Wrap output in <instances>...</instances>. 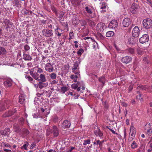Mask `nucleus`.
<instances>
[{
	"instance_id": "obj_38",
	"label": "nucleus",
	"mask_w": 152,
	"mask_h": 152,
	"mask_svg": "<svg viewBox=\"0 0 152 152\" xmlns=\"http://www.w3.org/2000/svg\"><path fill=\"white\" fill-rule=\"evenodd\" d=\"M49 76L51 79L52 80H55L57 76L56 74L55 73H53L50 74Z\"/></svg>"
},
{
	"instance_id": "obj_49",
	"label": "nucleus",
	"mask_w": 152,
	"mask_h": 152,
	"mask_svg": "<svg viewBox=\"0 0 152 152\" xmlns=\"http://www.w3.org/2000/svg\"><path fill=\"white\" fill-rule=\"evenodd\" d=\"M84 50L83 49L80 48L79 50L77 52V54L80 56H81L82 53L84 52Z\"/></svg>"
},
{
	"instance_id": "obj_24",
	"label": "nucleus",
	"mask_w": 152,
	"mask_h": 152,
	"mask_svg": "<svg viewBox=\"0 0 152 152\" xmlns=\"http://www.w3.org/2000/svg\"><path fill=\"white\" fill-rule=\"evenodd\" d=\"M150 124H147L145 126V129L147 130L148 134H151L152 133V129L149 128H150Z\"/></svg>"
},
{
	"instance_id": "obj_16",
	"label": "nucleus",
	"mask_w": 152,
	"mask_h": 152,
	"mask_svg": "<svg viewBox=\"0 0 152 152\" xmlns=\"http://www.w3.org/2000/svg\"><path fill=\"white\" fill-rule=\"evenodd\" d=\"M3 83L4 86L7 87H9L12 85V80L10 79L4 80Z\"/></svg>"
},
{
	"instance_id": "obj_18",
	"label": "nucleus",
	"mask_w": 152,
	"mask_h": 152,
	"mask_svg": "<svg viewBox=\"0 0 152 152\" xmlns=\"http://www.w3.org/2000/svg\"><path fill=\"white\" fill-rule=\"evenodd\" d=\"M63 31V30L58 27L55 29V34L58 36V38L62 34Z\"/></svg>"
},
{
	"instance_id": "obj_13",
	"label": "nucleus",
	"mask_w": 152,
	"mask_h": 152,
	"mask_svg": "<svg viewBox=\"0 0 152 152\" xmlns=\"http://www.w3.org/2000/svg\"><path fill=\"white\" fill-rule=\"evenodd\" d=\"M131 21L129 18L124 19L123 21V25L124 27H127L131 23Z\"/></svg>"
},
{
	"instance_id": "obj_50",
	"label": "nucleus",
	"mask_w": 152,
	"mask_h": 152,
	"mask_svg": "<svg viewBox=\"0 0 152 152\" xmlns=\"http://www.w3.org/2000/svg\"><path fill=\"white\" fill-rule=\"evenodd\" d=\"M43 7L45 10L48 12H50V9L48 8V6L47 5H46L45 4H43Z\"/></svg>"
},
{
	"instance_id": "obj_32",
	"label": "nucleus",
	"mask_w": 152,
	"mask_h": 152,
	"mask_svg": "<svg viewBox=\"0 0 152 152\" xmlns=\"http://www.w3.org/2000/svg\"><path fill=\"white\" fill-rule=\"evenodd\" d=\"M71 1L72 4L75 6L79 5L80 2V0H71Z\"/></svg>"
},
{
	"instance_id": "obj_7",
	"label": "nucleus",
	"mask_w": 152,
	"mask_h": 152,
	"mask_svg": "<svg viewBox=\"0 0 152 152\" xmlns=\"http://www.w3.org/2000/svg\"><path fill=\"white\" fill-rule=\"evenodd\" d=\"M149 40V36L147 34H143L139 39L140 42L142 44L148 42Z\"/></svg>"
},
{
	"instance_id": "obj_26",
	"label": "nucleus",
	"mask_w": 152,
	"mask_h": 152,
	"mask_svg": "<svg viewBox=\"0 0 152 152\" xmlns=\"http://www.w3.org/2000/svg\"><path fill=\"white\" fill-rule=\"evenodd\" d=\"M23 59L25 61H30L32 59L31 56H30L29 55L25 53L23 54Z\"/></svg>"
},
{
	"instance_id": "obj_17",
	"label": "nucleus",
	"mask_w": 152,
	"mask_h": 152,
	"mask_svg": "<svg viewBox=\"0 0 152 152\" xmlns=\"http://www.w3.org/2000/svg\"><path fill=\"white\" fill-rule=\"evenodd\" d=\"M1 134L5 136H9V135L10 133V130L9 128H7L4 129L1 132Z\"/></svg>"
},
{
	"instance_id": "obj_35",
	"label": "nucleus",
	"mask_w": 152,
	"mask_h": 152,
	"mask_svg": "<svg viewBox=\"0 0 152 152\" xmlns=\"http://www.w3.org/2000/svg\"><path fill=\"white\" fill-rule=\"evenodd\" d=\"M65 14V13L62 11L61 12H60L59 16L58 17V18L61 20H64L63 16Z\"/></svg>"
},
{
	"instance_id": "obj_14",
	"label": "nucleus",
	"mask_w": 152,
	"mask_h": 152,
	"mask_svg": "<svg viewBox=\"0 0 152 152\" xmlns=\"http://www.w3.org/2000/svg\"><path fill=\"white\" fill-rule=\"evenodd\" d=\"M16 111L14 109L9 110L7 112H5V113L3 115V117L4 118L10 117Z\"/></svg>"
},
{
	"instance_id": "obj_40",
	"label": "nucleus",
	"mask_w": 152,
	"mask_h": 152,
	"mask_svg": "<svg viewBox=\"0 0 152 152\" xmlns=\"http://www.w3.org/2000/svg\"><path fill=\"white\" fill-rule=\"evenodd\" d=\"M51 9L53 12H54L56 16H58V14L57 12V10L53 6H51Z\"/></svg>"
},
{
	"instance_id": "obj_51",
	"label": "nucleus",
	"mask_w": 152,
	"mask_h": 152,
	"mask_svg": "<svg viewBox=\"0 0 152 152\" xmlns=\"http://www.w3.org/2000/svg\"><path fill=\"white\" fill-rule=\"evenodd\" d=\"M137 54L139 55H141L143 53L141 48H138L137 49Z\"/></svg>"
},
{
	"instance_id": "obj_52",
	"label": "nucleus",
	"mask_w": 152,
	"mask_h": 152,
	"mask_svg": "<svg viewBox=\"0 0 152 152\" xmlns=\"http://www.w3.org/2000/svg\"><path fill=\"white\" fill-rule=\"evenodd\" d=\"M19 121L21 125H23L24 124V118H20L19 119Z\"/></svg>"
},
{
	"instance_id": "obj_53",
	"label": "nucleus",
	"mask_w": 152,
	"mask_h": 152,
	"mask_svg": "<svg viewBox=\"0 0 152 152\" xmlns=\"http://www.w3.org/2000/svg\"><path fill=\"white\" fill-rule=\"evenodd\" d=\"M71 87L72 89H75L77 88L78 86L77 84L74 83L71 85Z\"/></svg>"
},
{
	"instance_id": "obj_33",
	"label": "nucleus",
	"mask_w": 152,
	"mask_h": 152,
	"mask_svg": "<svg viewBox=\"0 0 152 152\" xmlns=\"http://www.w3.org/2000/svg\"><path fill=\"white\" fill-rule=\"evenodd\" d=\"M85 9L87 13L89 14L90 15L92 14V11L90 8L87 6L85 7Z\"/></svg>"
},
{
	"instance_id": "obj_60",
	"label": "nucleus",
	"mask_w": 152,
	"mask_h": 152,
	"mask_svg": "<svg viewBox=\"0 0 152 152\" xmlns=\"http://www.w3.org/2000/svg\"><path fill=\"white\" fill-rule=\"evenodd\" d=\"M37 72H39L40 73H41L42 72H43V70L42 69L40 68H38Z\"/></svg>"
},
{
	"instance_id": "obj_54",
	"label": "nucleus",
	"mask_w": 152,
	"mask_h": 152,
	"mask_svg": "<svg viewBox=\"0 0 152 152\" xmlns=\"http://www.w3.org/2000/svg\"><path fill=\"white\" fill-rule=\"evenodd\" d=\"M142 94H140L139 95H137V99L138 100L142 101L143 99L142 97Z\"/></svg>"
},
{
	"instance_id": "obj_15",
	"label": "nucleus",
	"mask_w": 152,
	"mask_h": 152,
	"mask_svg": "<svg viewBox=\"0 0 152 152\" xmlns=\"http://www.w3.org/2000/svg\"><path fill=\"white\" fill-rule=\"evenodd\" d=\"M3 23L5 24L6 26H7L6 28L7 29L8 28H10L12 27V23L8 19H4V20Z\"/></svg>"
},
{
	"instance_id": "obj_45",
	"label": "nucleus",
	"mask_w": 152,
	"mask_h": 152,
	"mask_svg": "<svg viewBox=\"0 0 152 152\" xmlns=\"http://www.w3.org/2000/svg\"><path fill=\"white\" fill-rule=\"evenodd\" d=\"M131 132L136 133V130L135 128L133 126L131 125L130 127V133Z\"/></svg>"
},
{
	"instance_id": "obj_11",
	"label": "nucleus",
	"mask_w": 152,
	"mask_h": 152,
	"mask_svg": "<svg viewBox=\"0 0 152 152\" xmlns=\"http://www.w3.org/2000/svg\"><path fill=\"white\" fill-rule=\"evenodd\" d=\"M105 28L104 24L103 23H99L97 25L96 29L99 31H103Z\"/></svg>"
},
{
	"instance_id": "obj_41",
	"label": "nucleus",
	"mask_w": 152,
	"mask_h": 152,
	"mask_svg": "<svg viewBox=\"0 0 152 152\" xmlns=\"http://www.w3.org/2000/svg\"><path fill=\"white\" fill-rule=\"evenodd\" d=\"M78 76L77 75L74 76V75H71L70 76V78L74 80V82H76L77 81V78Z\"/></svg>"
},
{
	"instance_id": "obj_21",
	"label": "nucleus",
	"mask_w": 152,
	"mask_h": 152,
	"mask_svg": "<svg viewBox=\"0 0 152 152\" xmlns=\"http://www.w3.org/2000/svg\"><path fill=\"white\" fill-rule=\"evenodd\" d=\"M39 78H38V80L39 81L46 82V79L45 75L43 74H41L39 76Z\"/></svg>"
},
{
	"instance_id": "obj_62",
	"label": "nucleus",
	"mask_w": 152,
	"mask_h": 152,
	"mask_svg": "<svg viewBox=\"0 0 152 152\" xmlns=\"http://www.w3.org/2000/svg\"><path fill=\"white\" fill-rule=\"evenodd\" d=\"M133 86L132 85H130L129 86V92H130L133 89Z\"/></svg>"
},
{
	"instance_id": "obj_57",
	"label": "nucleus",
	"mask_w": 152,
	"mask_h": 152,
	"mask_svg": "<svg viewBox=\"0 0 152 152\" xmlns=\"http://www.w3.org/2000/svg\"><path fill=\"white\" fill-rule=\"evenodd\" d=\"M99 147L101 151H102L103 150V144L100 143L99 145Z\"/></svg>"
},
{
	"instance_id": "obj_31",
	"label": "nucleus",
	"mask_w": 152,
	"mask_h": 152,
	"mask_svg": "<svg viewBox=\"0 0 152 152\" xmlns=\"http://www.w3.org/2000/svg\"><path fill=\"white\" fill-rule=\"evenodd\" d=\"M13 4L15 5V6H17V7H20L21 4L20 3V2L18 0H14L13 1Z\"/></svg>"
},
{
	"instance_id": "obj_48",
	"label": "nucleus",
	"mask_w": 152,
	"mask_h": 152,
	"mask_svg": "<svg viewBox=\"0 0 152 152\" xmlns=\"http://www.w3.org/2000/svg\"><path fill=\"white\" fill-rule=\"evenodd\" d=\"M1 145L2 146L7 147L10 148L11 147V146L9 143L7 142H2L1 144Z\"/></svg>"
},
{
	"instance_id": "obj_63",
	"label": "nucleus",
	"mask_w": 152,
	"mask_h": 152,
	"mask_svg": "<svg viewBox=\"0 0 152 152\" xmlns=\"http://www.w3.org/2000/svg\"><path fill=\"white\" fill-rule=\"evenodd\" d=\"M74 36V33L73 32L71 31L69 34V37H72Z\"/></svg>"
},
{
	"instance_id": "obj_1",
	"label": "nucleus",
	"mask_w": 152,
	"mask_h": 152,
	"mask_svg": "<svg viewBox=\"0 0 152 152\" xmlns=\"http://www.w3.org/2000/svg\"><path fill=\"white\" fill-rule=\"evenodd\" d=\"M12 105V102L9 99H5L0 102V112L8 108Z\"/></svg>"
},
{
	"instance_id": "obj_10",
	"label": "nucleus",
	"mask_w": 152,
	"mask_h": 152,
	"mask_svg": "<svg viewBox=\"0 0 152 152\" xmlns=\"http://www.w3.org/2000/svg\"><path fill=\"white\" fill-rule=\"evenodd\" d=\"M118 26V23L116 20H113L109 23L108 27L111 29H114Z\"/></svg>"
},
{
	"instance_id": "obj_23",
	"label": "nucleus",
	"mask_w": 152,
	"mask_h": 152,
	"mask_svg": "<svg viewBox=\"0 0 152 152\" xmlns=\"http://www.w3.org/2000/svg\"><path fill=\"white\" fill-rule=\"evenodd\" d=\"M138 6L135 3H133L131 7V10L132 12L133 13H135L136 12L135 11L138 8Z\"/></svg>"
},
{
	"instance_id": "obj_4",
	"label": "nucleus",
	"mask_w": 152,
	"mask_h": 152,
	"mask_svg": "<svg viewBox=\"0 0 152 152\" xmlns=\"http://www.w3.org/2000/svg\"><path fill=\"white\" fill-rule=\"evenodd\" d=\"M43 35L46 37H51L53 35V31L52 30L48 29H44L42 31Z\"/></svg>"
},
{
	"instance_id": "obj_29",
	"label": "nucleus",
	"mask_w": 152,
	"mask_h": 152,
	"mask_svg": "<svg viewBox=\"0 0 152 152\" xmlns=\"http://www.w3.org/2000/svg\"><path fill=\"white\" fill-rule=\"evenodd\" d=\"M150 88V86H143L141 85L139 86L138 87V88H140L141 90H144L145 91H147L148 89H149Z\"/></svg>"
},
{
	"instance_id": "obj_22",
	"label": "nucleus",
	"mask_w": 152,
	"mask_h": 152,
	"mask_svg": "<svg viewBox=\"0 0 152 152\" xmlns=\"http://www.w3.org/2000/svg\"><path fill=\"white\" fill-rule=\"evenodd\" d=\"M25 95L21 94L19 96V101L20 104H23L25 102Z\"/></svg>"
},
{
	"instance_id": "obj_42",
	"label": "nucleus",
	"mask_w": 152,
	"mask_h": 152,
	"mask_svg": "<svg viewBox=\"0 0 152 152\" xmlns=\"http://www.w3.org/2000/svg\"><path fill=\"white\" fill-rule=\"evenodd\" d=\"M100 8L101 9H105L106 6V3L105 2H102L100 3Z\"/></svg>"
},
{
	"instance_id": "obj_46",
	"label": "nucleus",
	"mask_w": 152,
	"mask_h": 152,
	"mask_svg": "<svg viewBox=\"0 0 152 152\" xmlns=\"http://www.w3.org/2000/svg\"><path fill=\"white\" fill-rule=\"evenodd\" d=\"M88 23L89 25L92 27L94 26L95 25L94 22L91 20H88Z\"/></svg>"
},
{
	"instance_id": "obj_19",
	"label": "nucleus",
	"mask_w": 152,
	"mask_h": 152,
	"mask_svg": "<svg viewBox=\"0 0 152 152\" xmlns=\"http://www.w3.org/2000/svg\"><path fill=\"white\" fill-rule=\"evenodd\" d=\"M94 134L97 136L101 137L103 136V134L99 129H97L94 132Z\"/></svg>"
},
{
	"instance_id": "obj_64",
	"label": "nucleus",
	"mask_w": 152,
	"mask_h": 152,
	"mask_svg": "<svg viewBox=\"0 0 152 152\" xmlns=\"http://www.w3.org/2000/svg\"><path fill=\"white\" fill-rule=\"evenodd\" d=\"M122 105L124 107H126L128 106V104L125 102H123L122 103Z\"/></svg>"
},
{
	"instance_id": "obj_6",
	"label": "nucleus",
	"mask_w": 152,
	"mask_h": 152,
	"mask_svg": "<svg viewBox=\"0 0 152 152\" xmlns=\"http://www.w3.org/2000/svg\"><path fill=\"white\" fill-rule=\"evenodd\" d=\"M79 66L78 62L77 61H75L73 64V67L72 69V72L74 73L75 74L78 75L79 74L80 72L78 70H77Z\"/></svg>"
},
{
	"instance_id": "obj_5",
	"label": "nucleus",
	"mask_w": 152,
	"mask_h": 152,
	"mask_svg": "<svg viewBox=\"0 0 152 152\" xmlns=\"http://www.w3.org/2000/svg\"><path fill=\"white\" fill-rule=\"evenodd\" d=\"M45 70L48 72H52L54 70L53 65L49 63H47L45 65Z\"/></svg>"
},
{
	"instance_id": "obj_44",
	"label": "nucleus",
	"mask_w": 152,
	"mask_h": 152,
	"mask_svg": "<svg viewBox=\"0 0 152 152\" xmlns=\"http://www.w3.org/2000/svg\"><path fill=\"white\" fill-rule=\"evenodd\" d=\"M25 77L30 82L33 83V79L31 77L27 75H26Z\"/></svg>"
},
{
	"instance_id": "obj_3",
	"label": "nucleus",
	"mask_w": 152,
	"mask_h": 152,
	"mask_svg": "<svg viewBox=\"0 0 152 152\" xmlns=\"http://www.w3.org/2000/svg\"><path fill=\"white\" fill-rule=\"evenodd\" d=\"M143 25L146 29H149L152 27V21L149 19H146L143 20Z\"/></svg>"
},
{
	"instance_id": "obj_58",
	"label": "nucleus",
	"mask_w": 152,
	"mask_h": 152,
	"mask_svg": "<svg viewBox=\"0 0 152 152\" xmlns=\"http://www.w3.org/2000/svg\"><path fill=\"white\" fill-rule=\"evenodd\" d=\"M36 146V144L34 143H32L30 146V148L31 149H33Z\"/></svg>"
},
{
	"instance_id": "obj_27",
	"label": "nucleus",
	"mask_w": 152,
	"mask_h": 152,
	"mask_svg": "<svg viewBox=\"0 0 152 152\" xmlns=\"http://www.w3.org/2000/svg\"><path fill=\"white\" fill-rule=\"evenodd\" d=\"M30 73L33 77L35 80H38L39 77L38 76L37 73L34 72L33 71H31L30 72Z\"/></svg>"
},
{
	"instance_id": "obj_28",
	"label": "nucleus",
	"mask_w": 152,
	"mask_h": 152,
	"mask_svg": "<svg viewBox=\"0 0 152 152\" xmlns=\"http://www.w3.org/2000/svg\"><path fill=\"white\" fill-rule=\"evenodd\" d=\"M13 128L14 131L16 132H19L20 131L19 126L17 124H15L13 126Z\"/></svg>"
},
{
	"instance_id": "obj_25",
	"label": "nucleus",
	"mask_w": 152,
	"mask_h": 152,
	"mask_svg": "<svg viewBox=\"0 0 152 152\" xmlns=\"http://www.w3.org/2000/svg\"><path fill=\"white\" fill-rule=\"evenodd\" d=\"M126 53L128 54H133L134 53L135 50L134 48H129L126 50Z\"/></svg>"
},
{
	"instance_id": "obj_55",
	"label": "nucleus",
	"mask_w": 152,
	"mask_h": 152,
	"mask_svg": "<svg viewBox=\"0 0 152 152\" xmlns=\"http://www.w3.org/2000/svg\"><path fill=\"white\" fill-rule=\"evenodd\" d=\"M23 133L24 134L27 135L29 134L28 130L26 129H23Z\"/></svg>"
},
{
	"instance_id": "obj_37",
	"label": "nucleus",
	"mask_w": 152,
	"mask_h": 152,
	"mask_svg": "<svg viewBox=\"0 0 152 152\" xmlns=\"http://www.w3.org/2000/svg\"><path fill=\"white\" fill-rule=\"evenodd\" d=\"M138 145L135 141H133L132 143L131 147L133 149H134L137 147Z\"/></svg>"
},
{
	"instance_id": "obj_8",
	"label": "nucleus",
	"mask_w": 152,
	"mask_h": 152,
	"mask_svg": "<svg viewBox=\"0 0 152 152\" xmlns=\"http://www.w3.org/2000/svg\"><path fill=\"white\" fill-rule=\"evenodd\" d=\"M140 32L138 27L136 26H135L133 29L132 32L133 36L135 37H138Z\"/></svg>"
},
{
	"instance_id": "obj_12",
	"label": "nucleus",
	"mask_w": 152,
	"mask_h": 152,
	"mask_svg": "<svg viewBox=\"0 0 152 152\" xmlns=\"http://www.w3.org/2000/svg\"><path fill=\"white\" fill-rule=\"evenodd\" d=\"M132 61V57L128 56L124 57L121 59V61L123 63L126 64L131 62Z\"/></svg>"
},
{
	"instance_id": "obj_39",
	"label": "nucleus",
	"mask_w": 152,
	"mask_h": 152,
	"mask_svg": "<svg viewBox=\"0 0 152 152\" xmlns=\"http://www.w3.org/2000/svg\"><path fill=\"white\" fill-rule=\"evenodd\" d=\"M68 90V88L66 86H64L62 87L61 88V92L62 93H64Z\"/></svg>"
},
{
	"instance_id": "obj_36",
	"label": "nucleus",
	"mask_w": 152,
	"mask_h": 152,
	"mask_svg": "<svg viewBox=\"0 0 152 152\" xmlns=\"http://www.w3.org/2000/svg\"><path fill=\"white\" fill-rule=\"evenodd\" d=\"M28 145V143L27 142H25V143L23 145L20 147L22 149H24L26 150H27V148Z\"/></svg>"
},
{
	"instance_id": "obj_56",
	"label": "nucleus",
	"mask_w": 152,
	"mask_h": 152,
	"mask_svg": "<svg viewBox=\"0 0 152 152\" xmlns=\"http://www.w3.org/2000/svg\"><path fill=\"white\" fill-rule=\"evenodd\" d=\"M24 48L26 50L28 51L30 49V47L27 45H26L24 46Z\"/></svg>"
},
{
	"instance_id": "obj_61",
	"label": "nucleus",
	"mask_w": 152,
	"mask_h": 152,
	"mask_svg": "<svg viewBox=\"0 0 152 152\" xmlns=\"http://www.w3.org/2000/svg\"><path fill=\"white\" fill-rule=\"evenodd\" d=\"M75 147H71L70 149L69 150V151L70 152H72L73 150L75 149Z\"/></svg>"
},
{
	"instance_id": "obj_34",
	"label": "nucleus",
	"mask_w": 152,
	"mask_h": 152,
	"mask_svg": "<svg viewBox=\"0 0 152 152\" xmlns=\"http://www.w3.org/2000/svg\"><path fill=\"white\" fill-rule=\"evenodd\" d=\"M105 77L104 76H102L99 78V81L102 83V86H103L105 83Z\"/></svg>"
},
{
	"instance_id": "obj_47",
	"label": "nucleus",
	"mask_w": 152,
	"mask_h": 152,
	"mask_svg": "<svg viewBox=\"0 0 152 152\" xmlns=\"http://www.w3.org/2000/svg\"><path fill=\"white\" fill-rule=\"evenodd\" d=\"M91 140L90 139H87L86 140H84L83 143V145H86L87 144H89L90 143Z\"/></svg>"
},
{
	"instance_id": "obj_43",
	"label": "nucleus",
	"mask_w": 152,
	"mask_h": 152,
	"mask_svg": "<svg viewBox=\"0 0 152 152\" xmlns=\"http://www.w3.org/2000/svg\"><path fill=\"white\" fill-rule=\"evenodd\" d=\"M0 51L1 52V54L4 55L6 53V49L3 47H0Z\"/></svg>"
},
{
	"instance_id": "obj_2",
	"label": "nucleus",
	"mask_w": 152,
	"mask_h": 152,
	"mask_svg": "<svg viewBox=\"0 0 152 152\" xmlns=\"http://www.w3.org/2000/svg\"><path fill=\"white\" fill-rule=\"evenodd\" d=\"M47 131L51 133H53L54 137H57L59 134V130L57 127L55 125L53 126L52 128H49L47 129Z\"/></svg>"
},
{
	"instance_id": "obj_9",
	"label": "nucleus",
	"mask_w": 152,
	"mask_h": 152,
	"mask_svg": "<svg viewBox=\"0 0 152 152\" xmlns=\"http://www.w3.org/2000/svg\"><path fill=\"white\" fill-rule=\"evenodd\" d=\"M71 125V123L69 121L67 120H64L61 124V128L63 129L69 128Z\"/></svg>"
},
{
	"instance_id": "obj_30",
	"label": "nucleus",
	"mask_w": 152,
	"mask_h": 152,
	"mask_svg": "<svg viewBox=\"0 0 152 152\" xmlns=\"http://www.w3.org/2000/svg\"><path fill=\"white\" fill-rule=\"evenodd\" d=\"M114 35V32L112 31H109L107 32L106 34V36L107 37H112Z\"/></svg>"
},
{
	"instance_id": "obj_59",
	"label": "nucleus",
	"mask_w": 152,
	"mask_h": 152,
	"mask_svg": "<svg viewBox=\"0 0 152 152\" xmlns=\"http://www.w3.org/2000/svg\"><path fill=\"white\" fill-rule=\"evenodd\" d=\"M57 82L55 80H53V81H52L51 83H50L51 85L52 84H57Z\"/></svg>"
},
{
	"instance_id": "obj_20",
	"label": "nucleus",
	"mask_w": 152,
	"mask_h": 152,
	"mask_svg": "<svg viewBox=\"0 0 152 152\" xmlns=\"http://www.w3.org/2000/svg\"><path fill=\"white\" fill-rule=\"evenodd\" d=\"M39 82L38 86L40 89H42L44 87H46L48 85L47 82Z\"/></svg>"
}]
</instances>
